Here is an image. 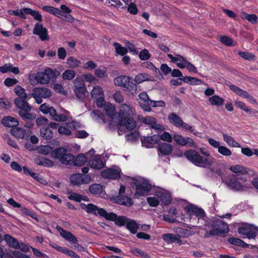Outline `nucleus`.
Listing matches in <instances>:
<instances>
[{
    "instance_id": "6e6552de",
    "label": "nucleus",
    "mask_w": 258,
    "mask_h": 258,
    "mask_svg": "<svg viewBox=\"0 0 258 258\" xmlns=\"http://www.w3.org/2000/svg\"><path fill=\"white\" fill-rule=\"evenodd\" d=\"M75 88L74 92L76 97L80 101L83 102L86 97L87 88L83 80L77 78L74 81Z\"/></svg>"
},
{
    "instance_id": "9d476101",
    "label": "nucleus",
    "mask_w": 258,
    "mask_h": 258,
    "mask_svg": "<svg viewBox=\"0 0 258 258\" xmlns=\"http://www.w3.org/2000/svg\"><path fill=\"white\" fill-rule=\"evenodd\" d=\"M238 233L248 239L254 238L258 234V227L253 225L246 224L238 228Z\"/></svg>"
},
{
    "instance_id": "c756f323",
    "label": "nucleus",
    "mask_w": 258,
    "mask_h": 258,
    "mask_svg": "<svg viewBox=\"0 0 258 258\" xmlns=\"http://www.w3.org/2000/svg\"><path fill=\"white\" fill-rule=\"evenodd\" d=\"M14 92L18 96L14 100L15 104L16 105V101L17 99L22 101L23 102H27V94L25 92V89L20 86H17L14 89Z\"/></svg>"
},
{
    "instance_id": "79ce46f5",
    "label": "nucleus",
    "mask_w": 258,
    "mask_h": 258,
    "mask_svg": "<svg viewBox=\"0 0 258 258\" xmlns=\"http://www.w3.org/2000/svg\"><path fill=\"white\" fill-rule=\"evenodd\" d=\"M11 134L18 139H24L26 135L25 131L21 127H15L11 130Z\"/></svg>"
},
{
    "instance_id": "052dcab7",
    "label": "nucleus",
    "mask_w": 258,
    "mask_h": 258,
    "mask_svg": "<svg viewBox=\"0 0 258 258\" xmlns=\"http://www.w3.org/2000/svg\"><path fill=\"white\" fill-rule=\"evenodd\" d=\"M218 152L221 155L224 156H230L232 155V152L231 150L227 147L224 146H221L218 148Z\"/></svg>"
},
{
    "instance_id": "c85d7f7f",
    "label": "nucleus",
    "mask_w": 258,
    "mask_h": 258,
    "mask_svg": "<svg viewBox=\"0 0 258 258\" xmlns=\"http://www.w3.org/2000/svg\"><path fill=\"white\" fill-rule=\"evenodd\" d=\"M2 124L7 127L15 128L19 125V121L14 117L10 116H5L2 119Z\"/></svg>"
},
{
    "instance_id": "37998d69",
    "label": "nucleus",
    "mask_w": 258,
    "mask_h": 258,
    "mask_svg": "<svg viewBox=\"0 0 258 258\" xmlns=\"http://www.w3.org/2000/svg\"><path fill=\"white\" fill-rule=\"evenodd\" d=\"M28 9V8H25L21 9H17L16 10H9L8 13L10 15H14L15 16H18L22 19H25V15L26 14V11Z\"/></svg>"
},
{
    "instance_id": "13d9d810",
    "label": "nucleus",
    "mask_w": 258,
    "mask_h": 258,
    "mask_svg": "<svg viewBox=\"0 0 258 258\" xmlns=\"http://www.w3.org/2000/svg\"><path fill=\"white\" fill-rule=\"evenodd\" d=\"M230 170L235 173L244 174L247 172L246 169L243 166L239 165L231 166Z\"/></svg>"
},
{
    "instance_id": "4be33fe9",
    "label": "nucleus",
    "mask_w": 258,
    "mask_h": 258,
    "mask_svg": "<svg viewBox=\"0 0 258 258\" xmlns=\"http://www.w3.org/2000/svg\"><path fill=\"white\" fill-rule=\"evenodd\" d=\"M167 56L170 59L171 62L176 63L177 67L180 69H184L188 60L183 56L176 54L175 56L171 54H167Z\"/></svg>"
},
{
    "instance_id": "774afa93",
    "label": "nucleus",
    "mask_w": 258,
    "mask_h": 258,
    "mask_svg": "<svg viewBox=\"0 0 258 258\" xmlns=\"http://www.w3.org/2000/svg\"><path fill=\"white\" fill-rule=\"evenodd\" d=\"M139 56L142 60H147L150 58L151 54L147 49H144L140 51Z\"/></svg>"
},
{
    "instance_id": "ddd939ff",
    "label": "nucleus",
    "mask_w": 258,
    "mask_h": 258,
    "mask_svg": "<svg viewBox=\"0 0 258 258\" xmlns=\"http://www.w3.org/2000/svg\"><path fill=\"white\" fill-rule=\"evenodd\" d=\"M134 110L129 104H122L120 106L119 111L116 121L124 120L134 115Z\"/></svg>"
},
{
    "instance_id": "bb28decb",
    "label": "nucleus",
    "mask_w": 258,
    "mask_h": 258,
    "mask_svg": "<svg viewBox=\"0 0 258 258\" xmlns=\"http://www.w3.org/2000/svg\"><path fill=\"white\" fill-rule=\"evenodd\" d=\"M162 239L168 243L176 242L179 245H181L182 244V241L179 235L171 233L164 234L162 235Z\"/></svg>"
},
{
    "instance_id": "cd10ccee",
    "label": "nucleus",
    "mask_w": 258,
    "mask_h": 258,
    "mask_svg": "<svg viewBox=\"0 0 258 258\" xmlns=\"http://www.w3.org/2000/svg\"><path fill=\"white\" fill-rule=\"evenodd\" d=\"M158 150L159 155L160 154L166 156L169 155L172 152L173 148L172 145L168 143H161L158 146Z\"/></svg>"
},
{
    "instance_id": "473e14b6",
    "label": "nucleus",
    "mask_w": 258,
    "mask_h": 258,
    "mask_svg": "<svg viewBox=\"0 0 258 258\" xmlns=\"http://www.w3.org/2000/svg\"><path fill=\"white\" fill-rule=\"evenodd\" d=\"M35 162L37 165L47 167H51L54 165L53 161L51 160L43 157H37L35 160Z\"/></svg>"
},
{
    "instance_id": "20e7f679",
    "label": "nucleus",
    "mask_w": 258,
    "mask_h": 258,
    "mask_svg": "<svg viewBox=\"0 0 258 258\" xmlns=\"http://www.w3.org/2000/svg\"><path fill=\"white\" fill-rule=\"evenodd\" d=\"M40 111L43 113L49 114L52 118L56 121L63 122L67 121L71 116L69 111L63 109V113L57 114L53 107L50 106L46 103L42 104L39 107Z\"/></svg>"
},
{
    "instance_id": "f257e3e1",
    "label": "nucleus",
    "mask_w": 258,
    "mask_h": 258,
    "mask_svg": "<svg viewBox=\"0 0 258 258\" xmlns=\"http://www.w3.org/2000/svg\"><path fill=\"white\" fill-rule=\"evenodd\" d=\"M81 206L87 213L103 217L106 220L113 221L116 225L119 226L125 225L128 219L125 216H117L114 213H108L104 209L99 208L92 204L86 205L82 203Z\"/></svg>"
},
{
    "instance_id": "dca6fc26",
    "label": "nucleus",
    "mask_w": 258,
    "mask_h": 258,
    "mask_svg": "<svg viewBox=\"0 0 258 258\" xmlns=\"http://www.w3.org/2000/svg\"><path fill=\"white\" fill-rule=\"evenodd\" d=\"M139 119L144 123L150 125L152 128L161 131L165 130L164 126L161 124L157 123L156 119L153 117H142Z\"/></svg>"
},
{
    "instance_id": "69168bd1",
    "label": "nucleus",
    "mask_w": 258,
    "mask_h": 258,
    "mask_svg": "<svg viewBox=\"0 0 258 258\" xmlns=\"http://www.w3.org/2000/svg\"><path fill=\"white\" fill-rule=\"evenodd\" d=\"M142 65L144 68L151 70L156 74H158L160 72L159 70L150 61H146L143 63Z\"/></svg>"
},
{
    "instance_id": "49530a36",
    "label": "nucleus",
    "mask_w": 258,
    "mask_h": 258,
    "mask_svg": "<svg viewBox=\"0 0 258 258\" xmlns=\"http://www.w3.org/2000/svg\"><path fill=\"white\" fill-rule=\"evenodd\" d=\"M67 63L70 68H76L80 66L81 62L73 56H70L67 59Z\"/></svg>"
},
{
    "instance_id": "bf43d9fd",
    "label": "nucleus",
    "mask_w": 258,
    "mask_h": 258,
    "mask_svg": "<svg viewBox=\"0 0 258 258\" xmlns=\"http://www.w3.org/2000/svg\"><path fill=\"white\" fill-rule=\"evenodd\" d=\"M148 80V75L145 74H139L135 77L134 81L137 84H140L142 82Z\"/></svg>"
},
{
    "instance_id": "2eb2a0df",
    "label": "nucleus",
    "mask_w": 258,
    "mask_h": 258,
    "mask_svg": "<svg viewBox=\"0 0 258 258\" xmlns=\"http://www.w3.org/2000/svg\"><path fill=\"white\" fill-rule=\"evenodd\" d=\"M91 177L88 175H83L80 173L73 174L70 177V180L73 185H80L88 183L90 182Z\"/></svg>"
},
{
    "instance_id": "9b49d317",
    "label": "nucleus",
    "mask_w": 258,
    "mask_h": 258,
    "mask_svg": "<svg viewBox=\"0 0 258 258\" xmlns=\"http://www.w3.org/2000/svg\"><path fill=\"white\" fill-rule=\"evenodd\" d=\"M91 95L92 98L96 100V105L98 107H102L105 105L104 92L100 86H94L91 91Z\"/></svg>"
},
{
    "instance_id": "393cba45",
    "label": "nucleus",
    "mask_w": 258,
    "mask_h": 258,
    "mask_svg": "<svg viewBox=\"0 0 258 258\" xmlns=\"http://www.w3.org/2000/svg\"><path fill=\"white\" fill-rule=\"evenodd\" d=\"M16 105L20 109L18 113L21 117H22L27 111H30L31 109V106L29 105L27 102L20 101L19 99L16 100Z\"/></svg>"
},
{
    "instance_id": "72a5a7b5",
    "label": "nucleus",
    "mask_w": 258,
    "mask_h": 258,
    "mask_svg": "<svg viewBox=\"0 0 258 258\" xmlns=\"http://www.w3.org/2000/svg\"><path fill=\"white\" fill-rule=\"evenodd\" d=\"M116 202L118 204L131 207L133 205V202L131 198L124 196L119 195L116 198Z\"/></svg>"
},
{
    "instance_id": "e2e57ef3",
    "label": "nucleus",
    "mask_w": 258,
    "mask_h": 258,
    "mask_svg": "<svg viewBox=\"0 0 258 258\" xmlns=\"http://www.w3.org/2000/svg\"><path fill=\"white\" fill-rule=\"evenodd\" d=\"M52 151V148L49 146H41L39 148V153L44 155L51 154Z\"/></svg>"
},
{
    "instance_id": "f3484780",
    "label": "nucleus",
    "mask_w": 258,
    "mask_h": 258,
    "mask_svg": "<svg viewBox=\"0 0 258 258\" xmlns=\"http://www.w3.org/2000/svg\"><path fill=\"white\" fill-rule=\"evenodd\" d=\"M230 89L234 92L235 94L239 95V96L246 98L247 101L251 104H255L256 103V100L254 98L248 93L246 91H245L240 88L237 87L234 85H231L229 86Z\"/></svg>"
},
{
    "instance_id": "864d4df0",
    "label": "nucleus",
    "mask_w": 258,
    "mask_h": 258,
    "mask_svg": "<svg viewBox=\"0 0 258 258\" xmlns=\"http://www.w3.org/2000/svg\"><path fill=\"white\" fill-rule=\"evenodd\" d=\"M237 54L242 58L248 60H254L255 59V56L252 53L239 51Z\"/></svg>"
},
{
    "instance_id": "6ab92c4d",
    "label": "nucleus",
    "mask_w": 258,
    "mask_h": 258,
    "mask_svg": "<svg viewBox=\"0 0 258 258\" xmlns=\"http://www.w3.org/2000/svg\"><path fill=\"white\" fill-rule=\"evenodd\" d=\"M141 140L143 147L147 148H152L154 145L158 143L160 138L159 135H154L150 137H142Z\"/></svg>"
},
{
    "instance_id": "09e8293b",
    "label": "nucleus",
    "mask_w": 258,
    "mask_h": 258,
    "mask_svg": "<svg viewBox=\"0 0 258 258\" xmlns=\"http://www.w3.org/2000/svg\"><path fill=\"white\" fill-rule=\"evenodd\" d=\"M241 18L243 20H247L252 23H256L258 19L256 15L248 14L244 12L241 13Z\"/></svg>"
},
{
    "instance_id": "7c9ffc66",
    "label": "nucleus",
    "mask_w": 258,
    "mask_h": 258,
    "mask_svg": "<svg viewBox=\"0 0 258 258\" xmlns=\"http://www.w3.org/2000/svg\"><path fill=\"white\" fill-rule=\"evenodd\" d=\"M214 225L220 233H227L229 231L228 225L222 220H217L214 223Z\"/></svg>"
},
{
    "instance_id": "423d86ee",
    "label": "nucleus",
    "mask_w": 258,
    "mask_h": 258,
    "mask_svg": "<svg viewBox=\"0 0 258 258\" xmlns=\"http://www.w3.org/2000/svg\"><path fill=\"white\" fill-rule=\"evenodd\" d=\"M222 180L230 189L234 191H242L244 189L242 183H244L246 179L237 175H228L223 176Z\"/></svg>"
},
{
    "instance_id": "f704fd0d",
    "label": "nucleus",
    "mask_w": 258,
    "mask_h": 258,
    "mask_svg": "<svg viewBox=\"0 0 258 258\" xmlns=\"http://www.w3.org/2000/svg\"><path fill=\"white\" fill-rule=\"evenodd\" d=\"M104 106V110L106 115L111 118L112 121H114L115 119L114 116L115 115L116 110L115 107L110 103H107L103 106Z\"/></svg>"
},
{
    "instance_id": "c03bdc74",
    "label": "nucleus",
    "mask_w": 258,
    "mask_h": 258,
    "mask_svg": "<svg viewBox=\"0 0 258 258\" xmlns=\"http://www.w3.org/2000/svg\"><path fill=\"white\" fill-rule=\"evenodd\" d=\"M60 162L63 165H71L74 162V156L66 153Z\"/></svg>"
},
{
    "instance_id": "3c124183",
    "label": "nucleus",
    "mask_w": 258,
    "mask_h": 258,
    "mask_svg": "<svg viewBox=\"0 0 258 258\" xmlns=\"http://www.w3.org/2000/svg\"><path fill=\"white\" fill-rule=\"evenodd\" d=\"M132 253L136 256H140L142 258H149V254L144 250L138 248H133L131 249Z\"/></svg>"
},
{
    "instance_id": "4d7b16f0",
    "label": "nucleus",
    "mask_w": 258,
    "mask_h": 258,
    "mask_svg": "<svg viewBox=\"0 0 258 258\" xmlns=\"http://www.w3.org/2000/svg\"><path fill=\"white\" fill-rule=\"evenodd\" d=\"M70 123H67L64 125L60 126L58 128V132L59 134L69 136L71 134V130L68 128Z\"/></svg>"
},
{
    "instance_id": "0eeeda50",
    "label": "nucleus",
    "mask_w": 258,
    "mask_h": 258,
    "mask_svg": "<svg viewBox=\"0 0 258 258\" xmlns=\"http://www.w3.org/2000/svg\"><path fill=\"white\" fill-rule=\"evenodd\" d=\"M53 71L49 68L44 70V72H37L35 74H32L29 76V80L31 83H37L41 84H48L50 78L53 75Z\"/></svg>"
},
{
    "instance_id": "4c0bfd02",
    "label": "nucleus",
    "mask_w": 258,
    "mask_h": 258,
    "mask_svg": "<svg viewBox=\"0 0 258 258\" xmlns=\"http://www.w3.org/2000/svg\"><path fill=\"white\" fill-rule=\"evenodd\" d=\"M40 134L41 137L46 140H50L53 136L52 131L48 126L41 128Z\"/></svg>"
},
{
    "instance_id": "1a4fd4ad",
    "label": "nucleus",
    "mask_w": 258,
    "mask_h": 258,
    "mask_svg": "<svg viewBox=\"0 0 258 258\" xmlns=\"http://www.w3.org/2000/svg\"><path fill=\"white\" fill-rule=\"evenodd\" d=\"M31 95L35 99L36 102L40 104L42 102V98H47L51 96V91L45 87L35 88L32 90Z\"/></svg>"
},
{
    "instance_id": "c9c22d12",
    "label": "nucleus",
    "mask_w": 258,
    "mask_h": 258,
    "mask_svg": "<svg viewBox=\"0 0 258 258\" xmlns=\"http://www.w3.org/2000/svg\"><path fill=\"white\" fill-rule=\"evenodd\" d=\"M223 140L227 144V145L231 147L240 148V145L236 142L233 138L228 135L223 133L222 134Z\"/></svg>"
},
{
    "instance_id": "2f4dec72",
    "label": "nucleus",
    "mask_w": 258,
    "mask_h": 258,
    "mask_svg": "<svg viewBox=\"0 0 258 258\" xmlns=\"http://www.w3.org/2000/svg\"><path fill=\"white\" fill-rule=\"evenodd\" d=\"M168 119L170 123L178 127H180L181 124L183 123L181 118L174 113L169 114Z\"/></svg>"
},
{
    "instance_id": "0e129e2a",
    "label": "nucleus",
    "mask_w": 258,
    "mask_h": 258,
    "mask_svg": "<svg viewBox=\"0 0 258 258\" xmlns=\"http://www.w3.org/2000/svg\"><path fill=\"white\" fill-rule=\"evenodd\" d=\"M42 10L45 12H48L54 16L55 15H58L59 13L58 8H56L51 6H43V7H42Z\"/></svg>"
},
{
    "instance_id": "f03ea898",
    "label": "nucleus",
    "mask_w": 258,
    "mask_h": 258,
    "mask_svg": "<svg viewBox=\"0 0 258 258\" xmlns=\"http://www.w3.org/2000/svg\"><path fill=\"white\" fill-rule=\"evenodd\" d=\"M184 155L186 158L195 165L207 168L215 162L214 158H204L194 150H189L185 152Z\"/></svg>"
},
{
    "instance_id": "a18cd8bd",
    "label": "nucleus",
    "mask_w": 258,
    "mask_h": 258,
    "mask_svg": "<svg viewBox=\"0 0 258 258\" xmlns=\"http://www.w3.org/2000/svg\"><path fill=\"white\" fill-rule=\"evenodd\" d=\"M87 162V158L83 154H79L76 158L74 157L73 165L75 166H81L84 165Z\"/></svg>"
},
{
    "instance_id": "680f3d73",
    "label": "nucleus",
    "mask_w": 258,
    "mask_h": 258,
    "mask_svg": "<svg viewBox=\"0 0 258 258\" xmlns=\"http://www.w3.org/2000/svg\"><path fill=\"white\" fill-rule=\"evenodd\" d=\"M235 105L237 108H239L241 109V110H243L246 112H249L250 113L251 109H249L248 107L244 103V102L240 101H236L235 102Z\"/></svg>"
},
{
    "instance_id": "8fccbe9b",
    "label": "nucleus",
    "mask_w": 258,
    "mask_h": 258,
    "mask_svg": "<svg viewBox=\"0 0 258 258\" xmlns=\"http://www.w3.org/2000/svg\"><path fill=\"white\" fill-rule=\"evenodd\" d=\"M26 10V14L32 16L35 20L39 22L42 21V15L38 11L32 10L30 8H28V9Z\"/></svg>"
},
{
    "instance_id": "4468645a",
    "label": "nucleus",
    "mask_w": 258,
    "mask_h": 258,
    "mask_svg": "<svg viewBox=\"0 0 258 258\" xmlns=\"http://www.w3.org/2000/svg\"><path fill=\"white\" fill-rule=\"evenodd\" d=\"M151 189V184L147 180L141 181L137 186L135 197L139 198L142 196H146Z\"/></svg>"
},
{
    "instance_id": "aec40b11",
    "label": "nucleus",
    "mask_w": 258,
    "mask_h": 258,
    "mask_svg": "<svg viewBox=\"0 0 258 258\" xmlns=\"http://www.w3.org/2000/svg\"><path fill=\"white\" fill-rule=\"evenodd\" d=\"M33 33L39 36L42 41H45L49 39L48 31L46 28L43 27L42 24L36 23L35 25Z\"/></svg>"
},
{
    "instance_id": "338daca9",
    "label": "nucleus",
    "mask_w": 258,
    "mask_h": 258,
    "mask_svg": "<svg viewBox=\"0 0 258 258\" xmlns=\"http://www.w3.org/2000/svg\"><path fill=\"white\" fill-rule=\"evenodd\" d=\"M95 75L99 78H103L106 76V69L103 67H100L95 71Z\"/></svg>"
},
{
    "instance_id": "6e6d98bb",
    "label": "nucleus",
    "mask_w": 258,
    "mask_h": 258,
    "mask_svg": "<svg viewBox=\"0 0 258 258\" xmlns=\"http://www.w3.org/2000/svg\"><path fill=\"white\" fill-rule=\"evenodd\" d=\"M229 242L232 244L241 246L242 247H247L248 246L246 243L239 238H231L229 239Z\"/></svg>"
},
{
    "instance_id": "f8f14e48",
    "label": "nucleus",
    "mask_w": 258,
    "mask_h": 258,
    "mask_svg": "<svg viewBox=\"0 0 258 258\" xmlns=\"http://www.w3.org/2000/svg\"><path fill=\"white\" fill-rule=\"evenodd\" d=\"M186 210L189 215H194L198 218V223L206 225L205 220V213L203 209L191 205L186 207Z\"/></svg>"
},
{
    "instance_id": "a878e982",
    "label": "nucleus",
    "mask_w": 258,
    "mask_h": 258,
    "mask_svg": "<svg viewBox=\"0 0 258 258\" xmlns=\"http://www.w3.org/2000/svg\"><path fill=\"white\" fill-rule=\"evenodd\" d=\"M119 125H124L126 129L132 130L134 129L137 125L136 120L133 118V116L127 118L126 119L122 120L115 121Z\"/></svg>"
},
{
    "instance_id": "412c9836",
    "label": "nucleus",
    "mask_w": 258,
    "mask_h": 258,
    "mask_svg": "<svg viewBox=\"0 0 258 258\" xmlns=\"http://www.w3.org/2000/svg\"><path fill=\"white\" fill-rule=\"evenodd\" d=\"M89 164L91 168L99 170L104 167L105 162L103 161V157L100 155H97L90 160Z\"/></svg>"
},
{
    "instance_id": "39448f33",
    "label": "nucleus",
    "mask_w": 258,
    "mask_h": 258,
    "mask_svg": "<svg viewBox=\"0 0 258 258\" xmlns=\"http://www.w3.org/2000/svg\"><path fill=\"white\" fill-rule=\"evenodd\" d=\"M114 84L115 86L122 87L124 91L132 95L137 92V86L131 77L123 75L118 76L114 79Z\"/></svg>"
},
{
    "instance_id": "ea45409f",
    "label": "nucleus",
    "mask_w": 258,
    "mask_h": 258,
    "mask_svg": "<svg viewBox=\"0 0 258 258\" xmlns=\"http://www.w3.org/2000/svg\"><path fill=\"white\" fill-rule=\"evenodd\" d=\"M4 239L10 247L15 249L18 247L19 242L16 238L9 234H5Z\"/></svg>"
},
{
    "instance_id": "e433bc0d",
    "label": "nucleus",
    "mask_w": 258,
    "mask_h": 258,
    "mask_svg": "<svg viewBox=\"0 0 258 258\" xmlns=\"http://www.w3.org/2000/svg\"><path fill=\"white\" fill-rule=\"evenodd\" d=\"M224 99L218 95H213L209 98V101L211 105L219 107L224 104Z\"/></svg>"
},
{
    "instance_id": "a211bd4d",
    "label": "nucleus",
    "mask_w": 258,
    "mask_h": 258,
    "mask_svg": "<svg viewBox=\"0 0 258 258\" xmlns=\"http://www.w3.org/2000/svg\"><path fill=\"white\" fill-rule=\"evenodd\" d=\"M139 103L140 106L146 111L150 112L151 111L150 102L152 101L146 92L141 93L139 95Z\"/></svg>"
},
{
    "instance_id": "5fc2aeb1",
    "label": "nucleus",
    "mask_w": 258,
    "mask_h": 258,
    "mask_svg": "<svg viewBox=\"0 0 258 258\" xmlns=\"http://www.w3.org/2000/svg\"><path fill=\"white\" fill-rule=\"evenodd\" d=\"M113 46L115 47V51L117 54L121 55H124L127 53V50L126 48L122 47L120 44L117 42H114Z\"/></svg>"
},
{
    "instance_id": "603ef678",
    "label": "nucleus",
    "mask_w": 258,
    "mask_h": 258,
    "mask_svg": "<svg viewBox=\"0 0 258 258\" xmlns=\"http://www.w3.org/2000/svg\"><path fill=\"white\" fill-rule=\"evenodd\" d=\"M75 72L71 69L66 70L62 74V78L66 80H71L75 78Z\"/></svg>"
},
{
    "instance_id": "58836bf2",
    "label": "nucleus",
    "mask_w": 258,
    "mask_h": 258,
    "mask_svg": "<svg viewBox=\"0 0 258 258\" xmlns=\"http://www.w3.org/2000/svg\"><path fill=\"white\" fill-rule=\"evenodd\" d=\"M66 153L67 150L65 148L62 147L58 148L52 151L51 156L54 159H59V161H60V159H62Z\"/></svg>"
},
{
    "instance_id": "a19ab883",
    "label": "nucleus",
    "mask_w": 258,
    "mask_h": 258,
    "mask_svg": "<svg viewBox=\"0 0 258 258\" xmlns=\"http://www.w3.org/2000/svg\"><path fill=\"white\" fill-rule=\"evenodd\" d=\"M125 226L126 228L133 234L136 233L139 228V225L134 220L130 219H127Z\"/></svg>"
},
{
    "instance_id": "7ed1b4c3",
    "label": "nucleus",
    "mask_w": 258,
    "mask_h": 258,
    "mask_svg": "<svg viewBox=\"0 0 258 258\" xmlns=\"http://www.w3.org/2000/svg\"><path fill=\"white\" fill-rule=\"evenodd\" d=\"M154 197L147 198V201L151 207H156L159 205L160 201L162 205L167 206L171 202V197L166 190L158 189L154 191Z\"/></svg>"
},
{
    "instance_id": "5701e85b",
    "label": "nucleus",
    "mask_w": 258,
    "mask_h": 258,
    "mask_svg": "<svg viewBox=\"0 0 258 258\" xmlns=\"http://www.w3.org/2000/svg\"><path fill=\"white\" fill-rule=\"evenodd\" d=\"M101 175L105 178L117 179L120 177V171L119 169L108 168L102 171Z\"/></svg>"
},
{
    "instance_id": "b1692460",
    "label": "nucleus",
    "mask_w": 258,
    "mask_h": 258,
    "mask_svg": "<svg viewBox=\"0 0 258 258\" xmlns=\"http://www.w3.org/2000/svg\"><path fill=\"white\" fill-rule=\"evenodd\" d=\"M56 229L59 232L60 235L65 239L67 240L70 242H72L74 244H76L77 243V238L71 232L66 231V230L63 229V228L59 226H57Z\"/></svg>"
},
{
    "instance_id": "de8ad7c7",
    "label": "nucleus",
    "mask_w": 258,
    "mask_h": 258,
    "mask_svg": "<svg viewBox=\"0 0 258 258\" xmlns=\"http://www.w3.org/2000/svg\"><path fill=\"white\" fill-rule=\"evenodd\" d=\"M90 192L94 195H99L103 190V186L100 184H93L89 187Z\"/></svg>"
}]
</instances>
